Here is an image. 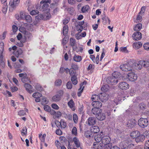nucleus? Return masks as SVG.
Returning <instances> with one entry per match:
<instances>
[{"label": "nucleus", "mask_w": 149, "mask_h": 149, "mask_svg": "<svg viewBox=\"0 0 149 149\" xmlns=\"http://www.w3.org/2000/svg\"><path fill=\"white\" fill-rule=\"evenodd\" d=\"M130 136L132 138L135 139L137 143L142 142L145 139V136L138 130L132 131L130 134Z\"/></svg>", "instance_id": "obj_1"}, {"label": "nucleus", "mask_w": 149, "mask_h": 149, "mask_svg": "<svg viewBox=\"0 0 149 149\" xmlns=\"http://www.w3.org/2000/svg\"><path fill=\"white\" fill-rule=\"evenodd\" d=\"M94 139L96 142L93 143V148L94 149H102L103 146L100 142L102 141V137L100 135H97L94 137Z\"/></svg>", "instance_id": "obj_2"}, {"label": "nucleus", "mask_w": 149, "mask_h": 149, "mask_svg": "<svg viewBox=\"0 0 149 149\" xmlns=\"http://www.w3.org/2000/svg\"><path fill=\"white\" fill-rule=\"evenodd\" d=\"M119 68L121 70L125 72L132 71L133 69L132 65L128 63L121 64Z\"/></svg>", "instance_id": "obj_3"}, {"label": "nucleus", "mask_w": 149, "mask_h": 149, "mask_svg": "<svg viewBox=\"0 0 149 149\" xmlns=\"http://www.w3.org/2000/svg\"><path fill=\"white\" fill-rule=\"evenodd\" d=\"M138 124L141 127L145 128L148 126V121L146 118H141L138 120Z\"/></svg>", "instance_id": "obj_4"}, {"label": "nucleus", "mask_w": 149, "mask_h": 149, "mask_svg": "<svg viewBox=\"0 0 149 149\" xmlns=\"http://www.w3.org/2000/svg\"><path fill=\"white\" fill-rule=\"evenodd\" d=\"M115 72L113 73L112 76L109 77L107 78V81L108 84L113 85L116 84L118 82L117 77L114 76L115 75Z\"/></svg>", "instance_id": "obj_5"}, {"label": "nucleus", "mask_w": 149, "mask_h": 149, "mask_svg": "<svg viewBox=\"0 0 149 149\" xmlns=\"http://www.w3.org/2000/svg\"><path fill=\"white\" fill-rule=\"evenodd\" d=\"M41 102V104L42 105L47 104L48 101L47 100V98L43 97L41 93L38 92V102Z\"/></svg>", "instance_id": "obj_6"}, {"label": "nucleus", "mask_w": 149, "mask_h": 149, "mask_svg": "<svg viewBox=\"0 0 149 149\" xmlns=\"http://www.w3.org/2000/svg\"><path fill=\"white\" fill-rule=\"evenodd\" d=\"M127 79L130 81H135L137 79V76L134 72H131L127 74Z\"/></svg>", "instance_id": "obj_7"}, {"label": "nucleus", "mask_w": 149, "mask_h": 149, "mask_svg": "<svg viewBox=\"0 0 149 149\" xmlns=\"http://www.w3.org/2000/svg\"><path fill=\"white\" fill-rule=\"evenodd\" d=\"M99 96V99L102 102H105L109 97V95L105 92L100 93Z\"/></svg>", "instance_id": "obj_8"}, {"label": "nucleus", "mask_w": 149, "mask_h": 149, "mask_svg": "<svg viewBox=\"0 0 149 149\" xmlns=\"http://www.w3.org/2000/svg\"><path fill=\"white\" fill-rule=\"evenodd\" d=\"M137 123L136 120L133 119H131L127 121L126 125L129 129L133 128L136 125Z\"/></svg>", "instance_id": "obj_9"}, {"label": "nucleus", "mask_w": 149, "mask_h": 149, "mask_svg": "<svg viewBox=\"0 0 149 149\" xmlns=\"http://www.w3.org/2000/svg\"><path fill=\"white\" fill-rule=\"evenodd\" d=\"M20 0H10L9 6V8H14L19 3Z\"/></svg>", "instance_id": "obj_10"}, {"label": "nucleus", "mask_w": 149, "mask_h": 149, "mask_svg": "<svg viewBox=\"0 0 149 149\" xmlns=\"http://www.w3.org/2000/svg\"><path fill=\"white\" fill-rule=\"evenodd\" d=\"M133 39L135 40H138L142 38V35L141 33L137 31L134 33L132 35Z\"/></svg>", "instance_id": "obj_11"}, {"label": "nucleus", "mask_w": 149, "mask_h": 149, "mask_svg": "<svg viewBox=\"0 0 149 149\" xmlns=\"http://www.w3.org/2000/svg\"><path fill=\"white\" fill-rule=\"evenodd\" d=\"M111 141V138L109 136H105L102 137L101 142L103 145L107 144L110 143Z\"/></svg>", "instance_id": "obj_12"}, {"label": "nucleus", "mask_w": 149, "mask_h": 149, "mask_svg": "<svg viewBox=\"0 0 149 149\" xmlns=\"http://www.w3.org/2000/svg\"><path fill=\"white\" fill-rule=\"evenodd\" d=\"M118 87L123 90H126L129 88V85L125 82H122L119 84Z\"/></svg>", "instance_id": "obj_13"}, {"label": "nucleus", "mask_w": 149, "mask_h": 149, "mask_svg": "<svg viewBox=\"0 0 149 149\" xmlns=\"http://www.w3.org/2000/svg\"><path fill=\"white\" fill-rule=\"evenodd\" d=\"M48 3V2H46L45 1H41L40 2V6L41 7L39 8V9L40 10H41L42 9L43 10H46L49 6V5Z\"/></svg>", "instance_id": "obj_14"}, {"label": "nucleus", "mask_w": 149, "mask_h": 149, "mask_svg": "<svg viewBox=\"0 0 149 149\" xmlns=\"http://www.w3.org/2000/svg\"><path fill=\"white\" fill-rule=\"evenodd\" d=\"M24 86L26 91L29 93H31L34 92L35 91L34 89H32V87L29 84L27 83H25L24 84Z\"/></svg>", "instance_id": "obj_15"}, {"label": "nucleus", "mask_w": 149, "mask_h": 149, "mask_svg": "<svg viewBox=\"0 0 149 149\" xmlns=\"http://www.w3.org/2000/svg\"><path fill=\"white\" fill-rule=\"evenodd\" d=\"M96 117L99 120H103L105 119L106 116L104 113L100 112L97 113V114L96 115Z\"/></svg>", "instance_id": "obj_16"}, {"label": "nucleus", "mask_w": 149, "mask_h": 149, "mask_svg": "<svg viewBox=\"0 0 149 149\" xmlns=\"http://www.w3.org/2000/svg\"><path fill=\"white\" fill-rule=\"evenodd\" d=\"M127 147V149H134V145L133 143V142L132 140L130 139H128Z\"/></svg>", "instance_id": "obj_17"}, {"label": "nucleus", "mask_w": 149, "mask_h": 149, "mask_svg": "<svg viewBox=\"0 0 149 149\" xmlns=\"http://www.w3.org/2000/svg\"><path fill=\"white\" fill-rule=\"evenodd\" d=\"M96 118L95 117H90L88 119V124L89 125H93L95 124Z\"/></svg>", "instance_id": "obj_18"}, {"label": "nucleus", "mask_w": 149, "mask_h": 149, "mask_svg": "<svg viewBox=\"0 0 149 149\" xmlns=\"http://www.w3.org/2000/svg\"><path fill=\"white\" fill-rule=\"evenodd\" d=\"M91 104L94 107L98 108L101 107L102 106V103L98 101H93Z\"/></svg>", "instance_id": "obj_19"}, {"label": "nucleus", "mask_w": 149, "mask_h": 149, "mask_svg": "<svg viewBox=\"0 0 149 149\" xmlns=\"http://www.w3.org/2000/svg\"><path fill=\"white\" fill-rule=\"evenodd\" d=\"M127 141H128V139L121 143L120 146L121 149H127V148L128 145Z\"/></svg>", "instance_id": "obj_20"}, {"label": "nucleus", "mask_w": 149, "mask_h": 149, "mask_svg": "<svg viewBox=\"0 0 149 149\" xmlns=\"http://www.w3.org/2000/svg\"><path fill=\"white\" fill-rule=\"evenodd\" d=\"M142 45V44L140 42H137L134 43L133 44V46L134 48L135 49H138Z\"/></svg>", "instance_id": "obj_21"}, {"label": "nucleus", "mask_w": 149, "mask_h": 149, "mask_svg": "<svg viewBox=\"0 0 149 149\" xmlns=\"http://www.w3.org/2000/svg\"><path fill=\"white\" fill-rule=\"evenodd\" d=\"M91 112L93 114L96 115L98 113L102 112V111L101 109L100 108L94 107V108L92 109Z\"/></svg>", "instance_id": "obj_22"}, {"label": "nucleus", "mask_w": 149, "mask_h": 149, "mask_svg": "<svg viewBox=\"0 0 149 149\" xmlns=\"http://www.w3.org/2000/svg\"><path fill=\"white\" fill-rule=\"evenodd\" d=\"M23 53V51L21 49H18L16 52H13V54L17 58H18L19 55H21Z\"/></svg>", "instance_id": "obj_23"}, {"label": "nucleus", "mask_w": 149, "mask_h": 149, "mask_svg": "<svg viewBox=\"0 0 149 149\" xmlns=\"http://www.w3.org/2000/svg\"><path fill=\"white\" fill-rule=\"evenodd\" d=\"M133 65L134 68L136 70H141L142 68V65L140 63V61L137 63H134Z\"/></svg>", "instance_id": "obj_24"}, {"label": "nucleus", "mask_w": 149, "mask_h": 149, "mask_svg": "<svg viewBox=\"0 0 149 149\" xmlns=\"http://www.w3.org/2000/svg\"><path fill=\"white\" fill-rule=\"evenodd\" d=\"M75 43L76 41L75 39L72 38H71L70 39V45L72 47L74 50H75L77 48L76 47L75 48H74V46Z\"/></svg>", "instance_id": "obj_25"}, {"label": "nucleus", "mask_w": 149, "mask_h": 149, "mask_svg": "<svg viewBox=\"0 0 149 149\" xmlns=\"http://www.w3.org/2000/svg\"><path fill=\"white\" fill-rule=\"evenodd\" d=\"M73 141L77 148H79L80 147V143L79 139L76 137H74L73 138Z\"/></svg>", "instance_id": "obj_26"}, {"label": "nucleus", "mask_w": 149, "mask_h": 149, "mask_svg": "<svg viewBox=\"0 0 149 149\" xmlns=\"http://www.w3.org/2000/svg\"><path fill=\"white\" fill-rule=\"evenodd\" d=\"M140 63L143 66L146 68L149 66V61H140Z\"/></svg>", "instance_id": "obj_27"}, {"label": "nucleus", "mask_w": 149, "mask_h": 149, "mask_svg": "<svg viewBox=\"0 0 149 149\" xmlns=\"http://www.w3.org/2000/svg\"><path fill=\"white\" fill-rule=\"evenodd\" d=\"M99 128L97 126H94L92 127L91 129V131L94 133H97L100 131Z\"/></svg>", "instance_id": "obj_28"}, {"label": "nucleus", "mask_w": 149, "mask_h": 149, "mask_svg": "<svg viewBox=\"0 0 149 149\" xmlns=\"http://www.w3.org/2000/svg\"><path fill=\"white\" fill-rule=\"evenodd\" d=\"M61 98L60 96L56 94L52 97V100L54 102H58L61 100Z\"/></svg>", "instance_id": "obj_29"}, {"label": "nucleus", "mask_w": 149, "mask_h": 149, "mask_svg": "<svg viewBox=\"0 0 149 149\" xmlns=\"http://www.w3.org/2000/svg\"><path fill=\"white\" fill-rule=\"evenodd\" d=\"M71 80L72 84L74 85H76L78 81L76 75L71 76Z\"/></svg>", "instance_id": "obj_30"}, {"label": "nucleus", "mask_w": 149, "mask_h": 149, "mask_svg": "<svg viewBox=\"0 0 149 149\" xmlns=\"http://www.w3.org/2000/svg\"><path fill=\"white\" fill-rule=\"evenodd\" d=\"M102 19L103 20L102 22L104 24H106L107 23L108 20L109 22V24H110V20L109 19L108 17L104 15V17L102 18Z\"/></svg>", "instance_id": "obj_31"}, {"label": "nucleus", "mask_w": 149, "mask_h": 149, "mask_svg": "<svg viewBox=\"0 0 149 149\" xmlns=\"http://www.w3.org/2000/svg\"><path fill=\"white\" fill-rule=\"evenodd\" d=\"M73 59L74 61L77 62H80L82 59L81 56L79 55L74 56Z\"/></svg>", "instance_id": "obj_32"}, {"label": "nucleus", "mask_w": 149, "mask_h": 149, "mask_svg": "<svg viewBox=\"0 0 149 149\" xmlns=\"http://www.w3.org/2000/svg\"><path fill=\"white\" fill-rule=\"evenodd\" d=\"M142 24L140 23L137 24L134 28V30L135 31H138L141 30L142 28Z\"/></svg>", "instance_id": "obj_33"}, {"label": "nucleus", "mask_w": 149, "mask_h": 149, "mask_svg": "<svg viewBox=\"0 0 149 149\" xmlns=\"http://www.w3.org/2000/svg\"><path fill=\"white\" fill-rule=\"evenodd\" d=\"M109 87L107 84L103 86L101 88V90L104 92H107L109 89Z\"/></svg>", "instance_id": "obj_34"}, {"label": "nucleus", "mask_w": 149, "mask_h": 149, "mask_svg": "<svg viewBox=\"0 0 149 149\" xmlns=\"http://www.w3.org/2000/svg\"><path fill=\"white\" fill-rule=\"evenodd\" d=\"M68 26L65 25L63 28V35L65 36L68 32Z\"/></svg>", "instance_id": "obj_35"}, {"label": "nucleus", "mask_w": 149, "mask_h": 149, "mask_svg": "<svg viewBox=\"0 0 149 149\" xmlns=\"http://www.w3.org/2000/svg\"><path fill=\"white\" fill-rule=\"evenodd\" d=\"M46 136V135L45 134H44L42 135V134H39V138L41 142H44Z\"/></svg>", "instance_id": "obj_36"}, {"label": "nucleus", "mask_w": 149, "mask_h": 149, "mask_svg": "<svg viewBox=\"0 0 149 149\" xmlns=\"http://www.w3.org/2000/svg\"><path fill=\"white\" fill-rule=\"evenodd\" d=\"M22 81L24 83H27L31 82L28 79L27 76L22 78L21 79Z\"/></svg>", "instance_id": "obj_37"}, {"label": "nucleus", "mask_w": 149, "mask_h": 149, "mask_svg": "<svg viewBox=\"0 0 149 149\" xmlns=\"http://www.w3.org/2000/svg\"><path fill=\"white\" fill-rule=\"evenodd\" d=\"M89 8V7L88 5H86L83 6L81 9V11L83 13H85L87 11Z\"/></svg>", "instance_id": "obj_38"}, {"label": "nucleus", "mask_w": 149, "mask_h": 149, "mask_svg": "<svg viewBox=\"0 0 149 149\" xmlns=\"http://www.w3.org/2000/svg\"><path fill=\"white\" fill-rule=\"evenodd\" d=\"M24 19L28 22L30 23L32 21V18L29 15H26V16H25Z\"/></svg>", "instance_id": "obj_39"}, {"label": "nucleus", "mask_w": 149, "mask_h": 149, "mask_svg": "<svg viewBox=\"0 0 149 149\" xmlns=\"http://www.w3.org/2000/svg\"><path fill=\"white\" fill-rule=\"evenodd\" d=\"M99 95H93L92 96L91 99L92 101H97L96 100H98V99H99Z\"/></svg>", "instance_id": "obj_40"}, {"label": "nucleus", "mask_w": 149, "mask_h": 149, "mask_svg": "<svg viewBox=\"0 0 149 149\" xmlns=\"http://www.w3.org/2000/svg\"><path fill=\"white\" fill-rule=\"evenodd\" d=\"M19 30L21 33L24 35L26 34V33L28 32L26 31V28L23 26L20 27L19 28Z\"/></svg>", "instance_id": "obj_41"}, {"label": "nucleus", "mask_w": 149, "mask_h": 149, "mask_svg": "<svg viewBox=\"0 0 149 149\" xmlns=\"http://www.w3.org/2000/svg\"><path fill=\"white\" fill-rule=\"evenodd\" d=\"M8 9V5L7 3L3 4L2 7V12L4 13H6Z\"/></svg>", "instance_id": "obj_42"}, {"label": "nucleus", "mask_w": 149, "mask_h": 149, "mask_svg": "<svg viewBox=\"0 0 149 149\" xmlns=\"http://www.w3.org/2000/svg\"><path fill=\"white\" fill-rule=\"evenodd\" d=\"M67 124L63 120H61V128H65Z\"/></svg>", "instance_id": "obj_43"}, {"label": "nucleus", "mask_w": 149, "mask_h": 149, "mask_svg": "<svg viewBox=\"0 0 149 149\" xmlns=\"http://www.w3.org/2000/svg\"><path fill=\"white\" fill-rule=\"evenodd\" d=\"M27 129L26 127H24L22 130V131L21 132V134L22 135V136L24 135H26L27 134Z\"/></svg>", "instance_id": "obj_44"}, {"label": "nucleus", "mask_w": 149, "mask_h": 149, "mask_svg": "<svg viewBox=\"0 0 149 149\" xmlns=\"http://www.w3.org/2000/svg\"><path fill=\"white\" fill-rule=\"evenodd\" d=\"M68 106L71 108H72L74 107V103L72 100H71L68 102Z\"/></svg>", "instance_id": "obj_45"}, {"label": "nucleus", "mask_w": 149, "mask_h": 149, "mask_svg": "<svg viewBox=\"0 0 149 149\" xmlns=\"http://www.w3.org/2000/svg\"><path fill=\"white\" fill-rule=\"evenodd\" d=\"M62 80L60 79L56 80L55 82V85L57 86H59L61 85Z\"/></svg>", "instance_id": "obj_46"}, {"label": "nucleus", "mask_w": 149, "mask_h": 149, "mask_svg": "<svg viewBox=\"0 0 149 149\" xmlns=\"http://www.w3.org/2000/svg\"><path fill=\"white\" fill-rule=\"evenodd\" d=\"M73 118L74 123H77L78 120L77 115L75 113L74 114L73 116Z\"/></svg>", "instance_id": "obj_47"}, {"label": "nucleus", "mask_w": 149, "mask_h": 149, "mask_svg": "<svg viewBox=\"0 0 149 149\" xmlns=\"http://www.w3.org/2000/svg\"><path fill=\"white\" fill-rule=\"evenodd\" d=\"M146 105L143 103H140L139 105V107L140 109L144 110L146 108Z\"/></svg>", "instance_id": "obj_48"}, {"label": "nucleus", "mask_w": 149, "mask_h": 149, "mask_svg": "<svg viewBox=\"0 0 149 149\" xmlns=\"http://www.w3.org/2000/svg\"><path fill=\"white\" fill-rule=\"evenodd\" d=\"M39 13L38 11V19L45 20V15L42 14H39Z\"/></svg>", "instance_id": "obj_49"}, {"label": "nucleus", "mask_w": 149, "mask_h": 149, "mask_svg": "<svg viewBox=\"0 0 149 149\" xmlns=\"http://www.w3.org/2000/svg\"><path fill=\"white\" fill-rule=\"evenodd\" d=\"M67 88L68 89H71L72 88V84L71 82L69 81L66 84Z\"/></svg>", "instance_id": "obj_50"}, {"label": "nucleus", "mask_w": 149, "mask_h": 149, "mask_svg": "<svg viewBox=\"0 0 149 149\" xmlns=\"http://www.w3.org/2000/svg\"><path fill=\"white\" fill-rule=\"evenodd\" d=\"M111 144H105L104 146V149H111Z\"/></svg>", "instance_id": "obj_51"}, {"label": "nucleus", "mask_w": 149, "mask_h": 149, "mask_svg": "<svg viewBox=\"0 0 149 149\" xmlns=\"http://www.w3.org/2000/svg\"><path fill=\"white\" fill-rule=\"evenodd\" d=\"M45 20H47L50 19L51 15L50 13H47L45 15Z\"/></svg>", "instance_id": "obj_52"}, {"label": "nucleus", "mask_w": 149, "mask_h": 149, "mask_svg": "<svg viewBox=\"0 0 149 149\" xmlns=\"http://www.w3.org/2000/svg\"><path fill=\"white\" fill-rule=\"evenodd\" d=\"M4 51V43L2 42H0V53L3 52Z\"/></svg>", "instance_id": "obj_53"}, {"label": "nucleus", "mask_w": 149, "mask_h": 149, "mask_svg": "<svg viewBox=\"0 0 149 149\" xmlns=\"http://www.w3.org/2000/svg\"><path fill=\"white\" fill-rule=\"evenodd\" d=\"M120 51L124 52L125 53H128V51L127 50V47H121L120 48Z\"/></svg>", "instance_id": "obj_54"}, {"label": "nucleus", "mask_w": 149, "mask_h": 149, "mask_svg": "<svg viewBox=\"0 0 149 149\" xmlns=\"http://www.w3.org/2000/svg\"><path fill=\"white\" fill-rule=\"evenodd\" d=\"M74 70L72 69V68L70 69V74L71 76L76 75V72Z\"/></svg>", "instance_id": "obj_55"}, {"label": "nucleus", "mask_w": 149, "mask_h": 149, "mask_svg": "<svg viewBox=\"0 0 149 149\" xmlns=\"http://www.w3.org/2000/svg\"><path fill=\"white\" fill-rule=\"evenodd\" d=\"M72 134L75 135H77V130L76 127H73L72 131Z\"/></svg>", "instance_id": "obj_56"}, {"label": "nucleus", "mask_w": 149, "mask_h": 149, "mask_svg": "<svg viewBox=\"0 0 149 149\" xmlns=\"http://www.w3.org/2000/svg\"><path fill=\"white\" fill-rule=\"evenodd\" d=\"M51 107L48 105H46L44 106V109L46 111L49 112L50 111Z\"/></svg>", "instance_id": "obj_57"}, {"label": "nucleus", "mask_w": 149, "mask_h": 149, "mask_svg": "<svg viewBox=\"0 0 149 149\" xmlns=\"http://www.w3.org/2000/svg\"><path fill=\"white\" fill-rule=\"evenodd\" d=\"M27 4V5L28 6V10L29 11H30L31 10V8L33 7L32 5L31 4V3H30L29 1H28V2H27L26 3Z\"/></svg>", "instance_id": "obj_58"}, {"label": "nucleus", "mask_w": 149, "mask_h": 149, "mask_svg": "<svg viewBox=\"0 0 149 149\" xmlns=\"http://www.w3.org/2000/svg\"><path fill=\"white\" fill-rule=\"evenodd\" d=\"M71 67L72 68H72V69L75 70H77L78 69L77 65L73 63H72Z\"/></svg>", "instance_id": "obj_59"}, {"label": "nucleus", "mask_w": 149, "mask_h": 149, "mask_svg": "<svg viewBox=\"0 0 149 149\" xmlns=\"http://www.w3.org/2000/svg\"><path fill=\"white\" fill-rule=\"evenodd\" d=\"M7 33V32L6 31H4L2 35L0 36V39L1 40L4 39L6 36V35Z\"/></svg>", "instance_id": "obj_60"}, {"label": "nucleus", "mask_w": 149, "mask_h": 149, "mask_svg": "<svg viewBox=\"0 0 149 149\" xmlns=\"http://www.w3.org/2000/svg\"><path fill=\"white\" fill-rule=\"evenodd\" d=\"M13 66L15 68H18L21 67V65L18 62H16L14 64Z\"/></svg>", "instance_id": "obj_61"}, {"label": "nucleus", "mask_w": 149, "mask_h": 149, "mask_svg": "<svg viewBox=\"0 0 149 149\" xmlns=\"http://www.w3.org/2000/svg\"><path fill=\"white\" fill-rule=\"evenodd\" d=\"M55 145L58 149L60 147L61 148V144L58 140H56L55 142Z\"/></svg>", "instance_id": "obj_62"}, {"label": "nucleus", "mask_w": 149, "mask_h": 149, "mask_svg": "<svg viewBox=\"0 0 149 149\" xmlns=\"http://www.w3.org/2000/svg\"><path fill=\"white\" fill-rule=\"evenodd\" d=\"M24 37L26 38L30 39L31 37V34L28 31L24 34Z\"/></svg>", "instance_id": "obj_63"}, {"label": "nucleus", "mask_w": 149, "mask_h": 149, "mask_svg": "<svg viewBox=\"0 0 149 149\" xmlns=\"http://www.w3.org/2000/svg\"><path fill=\"white\" fill-rule=\"evenodd\" d=\"M143 47L144 49L149 50V43H146L144 44Z\"/></svg>", "instance_id": "obj_64"}]
</instances>
